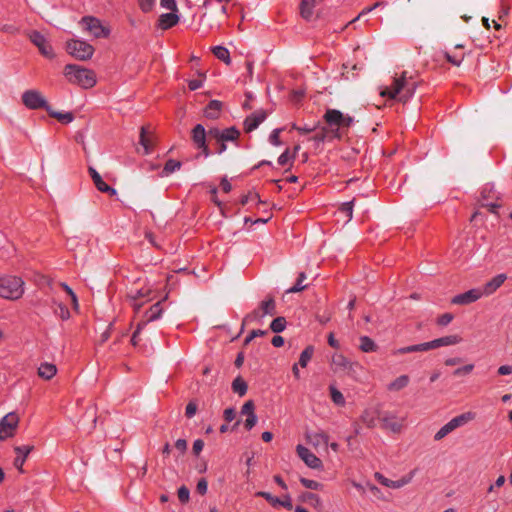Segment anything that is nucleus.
I'll use <instances>...</instances> for the list:
<instances>
[{
    "mask_svg": "<svg viewBox=\"0 0 512 512\" xmlns=\"http://www.w3.org/2000/svg\"><path fill=\"white\" fill-rule=\"evenodd\" d=\"M462 341V338L458 335H448L444 336L438 339L432 340L433 349L444 347V346H451L456 345Z\"/></svg>",
    "mask_w": 512,
    "mask_h": 512,
    "instance_id": "29",
    "label": "nucleus"
},
{
    "mask_svg": "<svg viewBox=\"0 0 512 512\" xmlns=\"http://www.w3.org/2000/svg\"><path fill=\"white\" fill-rule=\"evenodd\" d=\"M66 49L71 56L79 60H88L94 54V47L86 41L79 39L68 41Z\"/></svg>",
    "mask_w": 512,
    "mask_h": 512,
    "instance_id": "6",
    "label": "nucleus"
},
{
    "mask_svg": "<svg viewBox=\"0 0 512 512\" xmlns=\"http://www.w3.org/2000/svg\"><path fill=\"white\" fill-rule=\"evenodd\" d=\"M179 22L177 11L170 13H163L159 16L158 27L162 30H167L175 26Z\"/></svg>",
    "mask_w": 512,
    "mask_h": 512,
    "instance_id": "23",
    "label": "nucleus"
},
{
    "mask_svg": "<svg viewBox=\"0 0 512 512\" xmlns=\"http://www.w3.org/2000/svg\"><path fill=\"white\" fill-rule=\"evenodd\" d=\"M303 499L315 504H319L321 501L320 497L317 494L311 492L305 493L303 495Z\"/></svg>",
    "mask_w": 512,
    "mask_h": 512,
    "instance_id": "64",
    "label": "nucleus"
},
{
    "mask_svg": "<svg viewBox=\"0 0 512 512\" xmlns=\"http://www.w3.org/2000/svg\"><path fill=\"white\" fill-rule=\"evenodd\" d=\"M89 174L93 180V183L95 185V187L100 191V192H103V193H107L111 196H114L117 194V191L116 189H114L113 187L109 186L103 179L102 177L100 176V174L93 168V167H89Z\"/></svg>",
    "mask_w": 512,
    "mask_h": 512,
    "instance_id": "18",
    "label": "nucleus"
},
{
    "mask_svg": "<svg viewBox=\"0 0 512 512\" xmlns=\"http://www.w3.org/2000/svg\"><path fill=\"white\" fill-rule=\"evenodd\" d=\"M23 105L30 110H37L43 108L49 111L50 106L48 105L45 97L42 93L36 89H29L22 94Z\"/></svg>",
    "mask_w": 512,
    "mask_h": 512,
    "instance_id": "8",
    "label": "nucleus"
},
{
    "mask_svg": "<svg viewBox=\"0 0 512 512\" xmlns=\"http://www.w3.org/2000/svg\"><path fill=\"white\" fill-rule=\"evenodd\" d=\"M342 137L341 132L338 129H328L327 127H322L321 130L316 133L311 139L317 143H323L326 140L340 139Z\"/></svg>",
    "mask_w": 512,
    "mask_h": 512,
    "instance_id": "20",
    "label": "nucleus"
},
{
    "mask_svg": "<svg viewBox=\"0 0 512 512\" xmlns=\"http://www.w3.org/2000/svg\"><path fill=\"white\" fill-rule=\"evenodd\" d=\"M409 381L410 379L407 375H401L388 385V390L400 391L409 384Z\"/></svg>",
    "mask_w": 512,
    "mask_h": 512,
    "instance_id": "32",
    "label": "nucleus"
},
{
    "mask_svg": "<svg viewBox=\"0 0 512 512\" xmlns=\"http://www.w3.org/2000/svg\"><path fill=\"white\" fill-rule=\"evenodd\" d=\"M282 128H275L269 135V143L273 146H281L282 142L280 140V134L282 132Z\"/></svg>",
    "mask_w": 512,
    "mask_h": 512,
    "instance_id": "49",
    "label": "nucleus"
},
{
    "mask_svg": "<svg viewBox=\"0 0 512 512\" xmlns=\"http://www.w3.org/2000/svg\"><path fill=\"white\" fill-rule=\"evenodd\" d=\"M330 397L332 402L337 406H345L346 400L341 391H339L334 385L329 386Z\"/></svg>",
    "mask_w": 512,
    "mask_h": 512,
    "instance_id": "34",
    "label": "nucleus"
},
{
    "mask_svg": "<svg viewBox=\"0 0 512 512\" xmlns=\"http://www.w3.org/2000/svg\"><path fill=\"white\" fill-rule=\"evenodd\" d=\"M474 369V365L473 364H467L463 367H460V368H457L455 371H454V375L456 376H460V375H466V374H469L473 371Z\"/></svg>",
    "mask_w": 512,
    "mask_h": 512,
    "instance_id": "57",
    "label": "nucleus"
},
{
    "mask_svg": "<svg viewBox=\"0 0 512 512\" xmlns=\"http://www.w3.org/2000/svg\"><path fill=\"white\" fill-rule=\"evenodd\" d=\"M276 312L275 301L272 298L263 300L258 309L245 316L243 322L251 323L264 318L266 315H274Z\"/></svg>",
    "mask_w": 512,
    "mask_h": 512,
    "instance_id": "10",
    "label": "nucleus"
},
{
    "mask_svg": "<svg viewBox=\"0 0 512 512\" xmlns=\"http://www.w3.org/2000/svg\"><path fill=\"white\" fill-rule=\"evenodd\" d=\"M314 354V347L313 346H307L300 354L299 362L298 364L305 368L309 361L311 360L312 356Z\"/></svg>",
    "mask_w": 512,
    "mask_h": 512,
    "instance_id": "38",
    "label": "nucleus"
},
{
    "mask_svg": "<svg viewBox=\"0 0 512 512\" xmlns=\"http://www.w3.org/2000/svg\"><path fill=\"white\" fill-rule=\"evenodd\" d=\"M178 499L181 503H186L190 498V491L186 486H181L177 492Z\"/></svg>",
    "mask_w": 512,
    "mask_h": 512,
    "instance_id": "51",
    "label": "nucleus"
},
{
    "mask_svg": "<svg viewBox=\"0 0 512 512\" xmlns=\"http://www.w3.org/2000/svg\"><path fill=\"white\" fill-rule=\"evenodd\" d=\"M414 352H425L433 349L432 341L413 345Z\"/></svg>",
    "mask_w": 512,
    "mask_h": 512,
    "instance_id": "54",
    "label": "nucleus"
},
{
    "mask_svg": "<svg viewBox=\"0 0 512 512\" xmlns=\"http://www.w3.org/2000/svg\"><path fill=\"white\" fill-rule=\"evenodd\" d=\"M362 369V366L358 362L351 361L350 367L348 366L344 373L351 377L352 379L357 380L359 377L358 371Z\"/></svg>",
    "mask_w": 512,
    "mask_h": 512,
    "instance_id": "44",
    "label": "nucleus"
},
{
    "mask_svg": "<svg viewBox=\"0 0 512 512\" xmlns=\"http://www.w3.org/2000/svg\"><path fill=\"white\" fill-rule=\"evenodd\" d=\"M416 472H417V469H413L409 472L408 475L403 476L402 478H400L398 480H394V479L390 480V479L386 478L384 475H382L381 473L377 472V473H375V478L381 485H383L385 487L392 488V489H399V488H402L403 486L409 484L412 481V479L414 478V476L416 475Z\"/></svg>",
    "mask_w": 512,
    "mask_h": 512,
    "instance_id": "13",
    "label": "nucleus"
},
{
    "mask_svg": "<svg viewBox=\"0 0 512 512\" xmlns=\"http://www.w3.org/2000/svg\"><path fill=\"white\" fill-rule=\"evenodd\" d=\"M506 279V274L500 273L493 277L491 280H489L483 287H481L484 297L490 296L493 293H495L503 285Z\"/></svg>",
    "mask_w": 512,
    "mask_h": 512,
    "instance_id": "19",
    "label": "nucleus"
},
{
    "mask_svg": "<svg viewBox=\"0 0 512 512\" xmlns=\"http://www.w3.org/2000/svg\"><path fill=\"white\" fill-rule=\"evenodd\" d=\"M351 361L343 354L335 353L331 357V367L335 373L343 372L350 367Z\"/></svg>",
    "mask_w": 512,
    "mask_h": 512,
    "instance_id": "25",
    "label": "nucleus"
},
{
    "mask_svg": "<svg viewBox=\"0 0 512 512\" xmlns=\"http://www.w3.org/2000/svg\"><path fill=\"white\" fill-rule=\"evenodd\" d=\"M241 414L242 415H250V414H254V403L249 400L247 401L241 408Z\"/></svg>",
    "mask_w": 512,
    "mask_h": 512,
    "instance_id": "59",
    "label": "nucleus"
},
{
    "mask_svg": "<svg viewBox=\"0 0 512 512\" xmlns=\"http://www.w3.org/2000/svg\"><path fill=\"white\" fill-rule=\"evenodd\" d=\"M353 201L343 203L338 209V214L346 218V222L350 221L353 217Z\"/></svg>",
    "mask_w": 512,
    "mask_h": 512,
    "instance_id": "40",
    "label": "nucleus"
},
{
    "mask_svg": "<svg viewBox=\"0 0 512 512\" xmlns=\"http://www.w3.org/2000/svg\"><path fill=\"white\" fill-rule=\"evenodd\" d=\"M197 412V403L193 400L189 401L186 405L185 415L187 418H192Z\"/></svg>",
    "mask_w": 512,
    "mask_h": 512,
    "instance_id": "53",
    "label": "nucleus"
},
{
    "mask_svg": "<svg viewBox=\"0 0 512 512\" xmlns=\"http://www.w3.org/2000/svg\"><path fill=\"white\" fill-rule=\"evenodd\" d=\"M289 149H286L279 157H278V164L281 166H285L288 164V162L291 160Z\"/></svg>",
    "mask_w": 512,
    "mask_h": 512,
    "instance_id": "60",
    "label": "nucleus"
},
{
    "mask_svg": "<svg viewBox=\"0 0 512 512\" xmlns=\"http://www.w3.org/2000/svg\"><path fill=\"white\" fill-rule=\"evenodd\" d=\"M57 373V368L54 364L45 362L42 363L38 368V375L46 380L51 379Z\"/></svg>",
    "mask_w": 512,
    "mask_h": 512,
    "instance_id": "31",
    "label": "nucleus"
},
{
    "mask_svg": "<svg viewBox=\"0 0 512 512\" xmlns=\"http://www.w3.org/2000/svg\"><path fill=\"white\" fill-rule=\"evenodd\" d=\"M155 1L156 0H138V4H139V7L140 9L147 13V12H150L154 5H155Z\"/></svg>",
    "mask_w": 512,
    "mask_h": 512,
    "instance_id": "52",
    "label": "nucleus"
},
{
    "mask_svg": "<svg viewBox=\"0 0 512 512\" xmlns=\"http://www.w3.org/2000/svg\"><path fill=\"white\" fill-rule=\"evenodd\" d=\"M222 103L218 100H211L205 108V116L209 119H217L220 115Z\"/></svg>",
    "mask_w": 512,
    "mask_h": 512,
    "instance_id": "30",
    "label": "nucleus"
},
{
    "mask_svg": "<svg viewBox=\"0 0 512 512\" xmlns=\"http://www.w3.org/2000/svg\"><path fill=\"white\" fill-rule=\"evenodd\" d=\"M213 54L215 55V57L217 59L223 61L226 64H230L231 59H230V54H229V51L227 48H225L223 46H215L213 48Z\"/></svg>",
    "mask_w": 512,
    "mask_h": 512,
    "instance_id": "37",
    "label": "nucleus"
},
{
    "mask_svg": "<svg viewBox=\"0 0 512 512\" xmlns=\"http://www.w3.org/2000/svg\"><path fill=\"white\" fill-rule=\"evenodd\" d=\"M286 328V319L284 317H277L272 320L270 329L275 333H280Z\"/></svg>",
    "mask_w": 512,
    "mask_h": 512,
    "instance_id": "42",
    "label": "nucleus"
},
{
    "mask_svg": "<svg viewBox=\"0 0 512 512\" xmlns=\"http://www.w3.org/2000/svg\"><path fill=\"white\" fill-rule=\"evenodd\" d=\"M325 122L327 123L328 129L348 128L353 123V118L349 115H344L337 109H327L324 116Z\"/></svg>",
    "mask_w": 512,
    "mask_h": 512,
    "instance_id": "5",
    "label": "nucleus"
},
{
    "mask_svg": "<svg viewBox=\"0 0 512 512\" xmlns=\"http://www.w3.org/2000/svg\"><path fill=\"white\" fill-rule=\"evenodd\" d=\"M196 489L199 494L204 495L208 489L207 481L204 478L200 479L197 483Z\"/></svg>",
    "mask_w": 512,
    "mask_h": 512,
    "instance_id": "63",
    "label": "nucleus"
},
{
    "mask_svg": "<svg viewBox=\"0 0 512 512\" xmlns=\"http://www.w3.org/2000/svg\"><path fill=\"white\" fill-rule=\"evenodd\" d=\"M453 320V315L445 313L438 318V324L441 326H447Z\"/></svg>",
    "mask_w": 512,
    "mask_h": 512,
    "instance_id": "62",
    "label": "nucleus"
},
{
    "mask_svg": "<svg viewBox=\"0 0 512 512\" xmlns=\"http://www.w3.org/2000/svg\"><path fill=\"white\" fill-rule=\"evenodd\" d=\"M359 348L361 349V351L369 353L377 351L378 346L370 337L361 336Z\"/></svg>",
    "mask_w": 512,
    "mask_h": 512,
    "instance_id": "33",
    "label": "nucleus"
},
{
    "mask_svg": "<svg viewBox=\"0 0 512 512\" xmlns=\"http://www.w3.org/2000/svg\"><path fill=\"white\" fill-rule=\"evenodd\" d=\"M192 140L198 149L202 150L205 157L210 155L209 148L206 144V130L202 124H197L192 129Z\"/></svg>",
    "mask_w": 512,
    "mask_h": 512,
    "instance_id": "16",
    "label": "nucleus"
},
{
    "mask_svg": "<svg viewBox=\"0 0 512 512\" xmlns=\"http://www.w3.org/2000/svg\"><path fill=\"white\" fill-rule=\"evenodd\" d=\"M482 297H484V295L480 287L472 288L464 293L454 296L452 298V303L457 305H468L476 302Z\"/></svg>",
    "mask_w": 512,
    "mask_h": 512,
    "instance_id": "15",
    "label": "nucleus"
},
{
    "mask_svg": "<svg viewBox=\"0 0 512 512\" xmlns=\"http://www.w3.org/2000/svg\"><path fill=\"white\" fill-rule=\"evenodd\" d=\"M148 290L146 289H130L128 292V299L130 300L131 304L135 307V309H139L141 305L144 303V301L139 302L140 300L147 297Z\"/></svg>",
    "mask_w": 512,
    "mask_h": 512,
    "instance_id": "28",
    "label": "nucleus"
},
{
    "mask_svg": "<svg viewBox=\"0 0 512 512\" xmlns=\"http://www.w3.org/2000/svg\"><path fill=\"white\" fill-rule=\"evenodd\" d=\"M296 452L299 458L312 469L322 468V461L312 453L307 447L299 444L296 447Z\"/></svg>",
    "mask_w": 512,
    "mask_h": 512,
    "instance_id": "14",
    "label": "nucleus"
},
{
    "mask_svg": "<svg viewBox=\"0 0 512 512\" xmlns=\"http://www.w3.org/2000/svg\"><path fill=\"white\" fill-rule=\"evenodd\" d=\"M180 168H181V162L174 160V159H169L164 165L163 172L166 175H169V174L179 170Z\"/></svg>",
    "mask_w": 512,
    "mask_h": 512,
    "instance_id": "45",
    "label": "nucleus"
},
{
    "mask_svg": "<svg viewBox=\"0 0 512 512\" xmlns=\"http://www.w3.org/2000/svg\"><path fill=\"white\" fill-rule=\"evenodd\" d=\"M319 3L315 0H302L300 4V14L306 21H312L314 19V8Z\"/></svg>",
    "mask_w": 512,
    "mask_h": 512,
    "instance_id": "27",
    "label": "nucleus"
},
{
    "mask_svg": "<svg viewBox=\"0 0 512 512\" xmlns=\"http://www.w3.org/2000/svg\"><path fill=\"white\" fill-rule=\"evenodd\" d=\"M267 117L266 111L260 109L253 113H251L249 116H247L244 120V129L246 132H251L258 128V126L264 122V120Z\"/></svg>",
    "mask_w": 512,
    "mask_h": 512,
    "instance_id": "17",
    "label": "nucleus"
},
{
    "mask_svg": "<svg viewBox=\"0 0 512 512\" xmlns=\"http://www.w3.org/2000/svg\"><path fill=\"white\" fill-rule=\"evenodd\" d=\"M381 420L383 427L394 433H399L402 429V421H398L397 417L392 413H385Z\"/></svg>",
    "mask_w": 512,
    "mask_h": 512,
    "instance_id": "26",
    "label": "nucleus"
},
{
    "mask_svg": "<svg viewBox=\"0 0 512 512\" xmlns=\"http://www.w3.org/2000/svg\"><path fill=\"white\" fill-rule=\"evenodd\" d=\"M33 447L30 445H22L15 447V452L17 454L14 459V466L20 471L23 472V465L28 457L29 453L32 451Z\"/></svg>",
    "mask_w": 512,
    "mask_h": 512,
    "instance_id": "24",
    "label": "nucleus"
},
{
    "mask_svg": "<svg viewBox=\"0 0 512 512\" xmlns=\"http://www.w3.org/2000/svg\"><path fill=\"white\" fill-rule=\"evenodd\" d=\"M416 91V83L407 80V72H403L399 78H394L391 86H386L380 92L382 97L389 99H398L401 102H407L413 97Z\"/></svg>",
    "mask_w": 512,
    "mask_h": 512,
    "instance_id": "1",
    "label": "nucleus"
},
{
    "mask_svg": "<svg viewBox=\"0 0 512 512\" xmlns=\"http://www.w3.org/2000/svg\"><path fill=\"white\" fill-rule=\"evenodd\" d=\"M80 24L83 29L95 38H105L110 34V29L104 26L100 19L93 16H84Z\"/></svg>",
    "mask_w": 512,
    "mask_h": 512,
    "instance_id": "7",
    "label": "nucleus"
},
{
    "mask_svg": "<svg viewBox=\"0 0 512 512\" xmlns=\"http://www.w3.org/2000/svg\"><path fill=\"white\" fill-rule=\"evenodd\" d=\"M240 135V132L235 127H229L226 129H222L221 131V141H236Z\"/></svg>",
    "mask_w": 512,
    "mask_h": 512,
    "instance_id": "36",
    "label": "nucleus"
},
{
    "mask_svg": "<svg viewBox=\"0 0 512 512\" xmlns=\"http://www.w3.org/2000/svg\"><path fill=\"white\" fill-rule=\"evenodd\" d=\"M248 386L246 382L240 377H236L232 382V390L239 396H244L247 392Z\"/></svg>",
    "mask_w": 512,
    "mask_h": 512,
    "instance_id": "35",
    "label": "nucleus"
},
{
    "mask_svg": "<svg viewBox=\"0 0 512 512\" xmlns=\"http://www.w3.org/2000/svg\"><path fill=\"white\" fill-rule=\"evenodd\" d=\"M300 483L307 489L311 490H320L322 489L323 485L315 480L307 479V478H300Z\"/></svg>",
    "mask_w": 512,
    "mask_h": 512,
    "instance_id": "47",
    "label": "nucleus"
},
{
    "mask_svg": "<svg viewBox=\"0 0 512 512\" xmlns=\"http://www.w3.org/2000/svg\"><path fill=\"white\" fill-rule=\"evenodd\" d=\"M475 418V413L473 412H465L454 418H452L449 422H447L444 426H442L434 435V439L439 441L446 437L448 434L453 432L455 429L465 425L469 421Z\"/></svg>",
    "mask_w": 512,
    "mask_h": 512,
    "instance_id": "4",
    "label": "nucleus"
},
{
    "mask_svg": "<svg viewBox=\"0 0 512 512\" xmlns=\"http://www.w3.org/2000/svg\"><path fill=\"white\" fill-rule=\"evenodd\" d=\"M305 438H306L307 442L309 444H311L312 446H314L315 448L320 447V446H324V447L328 446L329 436L323 431L307 432L305 434Z\"/></svg>",
    "mask_w": 512,
    "mask_h": 512,
    "instance_id": "22",
    "label": "nucleus"
},
{
    "mask_svg": "<svg viewBox=\"0 0 512 512\" xmlns=\"http://www.w3.org/2000/svg\"><path fill=\"white\" fill-rule=\"evenodd\" d=\"M160 6L170 11H178L176 0H160Z\"/></svg>",
    "mask_w": 512,
    "mask_h": 512,
    "instance_id": "56",
    "label": "nucleus"
},
{
    "mask_svg": "<svg viewBox=\"0 0 512 512\" xmlns=\"http://www.w3.org/2000/svg\"><path fill=\"white\" fill-rule=\"evenodd\" d=\"M256 496L262 497L267 500L272 506H277L280 503V498L273 496L269 492L259 491L256 493Z\"/></svg>",
    "mask_w": 512,
    "mask_h": 512,
    "instance_id": "50",
    "label": "nucleus"
},
{
    "mask_svg": "<svg viewBox=\"0 0 512 512\" xmlns=\"http://www.w3.org/2000/svg\"><path fill=\"white\" fill-rule=\"evenodd\" d=\"M257 423V416L256 414H250L247 416L244 426L247 430H251Z\"/></svg>",
    "mask_w": 512,
    "mask_h": 512,
    "instance_id": "58",
    "label": "nucleus"
},
{
    "mask_svg": "<svg viewBox=\"0 0 512 512\" xmlns=\"http://www.w3.org/2000/svg\"><path fill=\"white\" fill-rule=\"evenodd\" d=\"M48 112L52 117L57 118L59 121H61L63 123H70L74 119L72 113H70V112L61 113V112H51L50 110Z\"/></svg>",
    "mask_w": 512,
    "mask_h": 512,
    "instance_id": "48",
    "label": "nucleus"
},
{
    "mask_svg": "<svg viewBox=\"0 0 512 512\" xmlns=\"http://www.w3.org/2000/svg\"><path fill=\"white\" fill-rule=\"evenodd\" d=\"M64 75L70 83L84 89L92 88L96 84V75L92 70L75 64L66 65Z\"/></svg>",
    "mask_w": 512,
    "mask_h": 512,
    "instance_id": "2",
    "label": "nucleus"
},
{
    "mask_svg": "<svg viewBox=\"0 0 512 512\" xmlns=\"http://www.w3.org/2000/svg\"><path fill=\"white\" fill-rule=\"evenodd\" d=\"M306 279V274L304 272L299 273L296 283L288 289L289 293H297L306 288V285L303 284Z\"/></svg>",
    "mask_w": 512,
    "mask_h": 512,
    "instance_id": "43",
    "label": "nucleus"
},
{
    "mask_svg": "<svg viewBox=\"0 0 512 512\" xmlns=\"http://www.w3.org/2000/svg\"><path fill=\"white\" fill-rule=\"evenodd\" d=\"M445 57L448 62H450L452 65H455V66H460V64L463 61V56H453V55H450L449 53H445Z\"/></svg>",
    "mask_w": 512,
    "mask_h": 512,
    "instance_id": "61",
    "label": "nucleus"
},
{
    "mask_svg": "<svg viewBox=\"0 0 512 512\" xmlns=\"http://www.w3.org/2000/svg\"><path fill=\"white\" fill-rule=\"evenodd\" d=\"M19 423L16 413L10 412L0 420V441L12 437Z\"/></svg>",
    "mask_w": 512,
    "mask_h": 512,
    "instance_id": "12",
    "label": "nucleus"
},
{
    "mask_svg": "<svg viewBox=\"0 0 512 512\" xmlns=\"http://www.w3.org/2000/svg\"><path fill=\"white\" fill-rule=\"evenodd\" d=\"M53 305L56 306L54 309V313L61 318L62 320H67L70 317V312L68 308L61 302H57L56 300H52Z\"/></svg>",
    "mask_w": 512,
    "mask_h": 512,
    "instance_id": "39",
    "label": "nucleus"
},
{
    "mask_svg": "<svg viewBox=\"0 0 512 512\" xmlns=\"http://www.w3.org/2000/svg\"><path fill=\"white\" fill-rule=\"evenodd\" d=\"M261 199H260V196L257 192L255 191H250L248 192V194L244 195L241 199V203L243 205H246V204H249V203H256V204H259L261 203Z\"/></svg>",
    "mask_w": 512,
    "mask_h": 512,
    "instance_id": "46",
    "label": "nucleus"
},
{
    "mask_svg": "<svg viewBox=\"0 0 512 512\" xmlns=\"http://www.w3.org/2000/svg\"><path fill=\"white\" fill-rule=\"evenodd\" d=\"M146 134H147L146 128L144 126L141 127L139 143L144 149V154L148 155L152 152V147L149 143V139Z\"/></svg>",
    "mask_w": 512,
    "mask_h": 512,
    "instance_id": "41",
    "label": "nucleus"
},
{
    "mask_svg": "<svg viewBox=\"0 0 512 512\" xmlns=\"http://www.w3.org/2000/svg\"><path fill=\"white\" fill-rule=\"evenodd\" d=\"M162 313H163V309L161 307V301L156 302L149 308V310L146 311L144 319L141 320L137 324L136 330L134 331V333L132 335L131 341L133 342V344H136L137 337H138L139 333L141 332V330L149 322L159 319L161 317Z\"/></svg>",
    "mask_w": 512,
    "mask_h": 512,
    "instance_id": "9",
    "label": "nucleus"
},
{
    "mask_svg": "<svg viewBox=\"0 0 512 512\" xmlns=\"http://www.w3.org/2000/svg\"><path fill=\"white\" fill-rule=\"evenodd\" d=\"M29 40L39 49L40 53L46 58L54 57V50L48 39L41 32L37 30L28 33Z\"/></svg>",
    "mask_w": 512,
    "mask_h": 512,
    "instance_id": "11",
    "label": "nucleus"
},
{
    "mask_svg": "<svg viewBox=\"0 0 512 512\" xmlns=\"http://www.w3.org/2000/svg\"><path fill=\"white\" fill-rule=\"evenodd\" d=\"M59 286L62 287L67 294L71 297L73 305L77 308L78 307V299L76 294L73 292V290L65 283H59Z\"/></svg>",
    "mask_w": 512,
    "mask_h": 512,
    "instance_id": "55",
    "label": "nucleus"
},
{
    "mask_svg": "<svg viewBox=\"0 0 512 512\" xmlns=\"http://www.w3.org/2000/svg\"><path fill=\"white\" fill-rule=\"evenodd\" d=\"M381 418L380 411L377 408H367L363 411L360 419L368 428H374Z\"/></svg>",
    "mask_w": 512,
    "mask_h": 512,
    "instance_id": "21",
    "label": "nucleus"
},
{
    "mask_svg": "<svg viewBox=\"0 0 512 512\" xmlns=\"http://www.w3.org/2000/svg\"><path fill=\"white\" fill-rule=\"evenodd\" d=\"M24 294V281L12 275L0 277V297L8 300H17Z\"/></svg>",
    "mask_w": 512,
    "mask_h": 512,
    "instance_id": "3",
    "label": "nucleus"
}]
</instances>
